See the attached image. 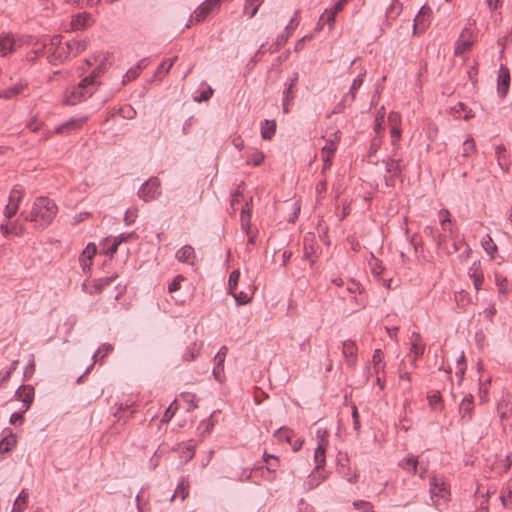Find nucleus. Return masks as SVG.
<instances>
[{"mask_svg": "<svg viewBox=\"0 0 512 512\" xmlns=\"http://www.w3.org/2000/svg\"><path fill=\"white\" fill-rule=\"evenodd\" d=\"M388 122L392 127H400V115L397 112H390L388 115Z\"/></svg>", "mask_w": 512, "mask_h": 512, "instance_id": "nucleus-53", "label": "nucleus"}, {"mask_svg": "<svg viewBox=\"0 0 512 512\" xmlns=\"http://www.w3.org/2000/svg\"><path fill=\"white\" fill-rule=\"evenodd\" d=\"M328 437L329 432L326 428L319 427L316 430V438L318 440V444H324V446L328 447Z\"/></svg>", "mask_w": 512, "mask_h": 512, "instance_id": "nucleus-37", "label": "nucleus"}, {"mask_svg": "<svg viewBox=\"0 0 512 512\" xmlns=\"http://www.w3.org/2000/svg\"><path fill=\"white\" fill-rule=\"evenodd\" d=\"M261 5V0H246L244 12L249 15L250 18L254 17Z\"/></svg>", "mask_w": 512, "mask_h": 512, "instance_id": "nucleus-33", "label": "nucleus"}, {"mask_svg": "<svg viewBox=\"0 0 512 512\" xmlns=\"http://www.w3.org/2000/svg\"><path fill=\"white\" fill-rule=\"evenodd\" d=\"M175 257L179 262L194 265L196 253L191 245H184L176 252Z\"/></svg>", "mask_w": 512, "mask_h": 512, "instance_id": "nucleus-12", "label": "nucleus"}, {"mask_svg": "<svg viewBox=\"0 0 512 512\" xmlns=\"http://www.w3.org/2000/svg\"><path fill=\"white\" fill-rule=\"evenodd\" d=\"M474 410V401L473 396L468 394L464 397L462 402L459 405V413L461 418L465 421H470L472 419Z\"/></svg>", "mask_w": 512, "mask_h": 512, "instance_id": "nucleus-13", "label": "nucleus"}, {"mask_svg": "<svg viewBox=\"0 0 512 512\" xmlns=\"http://www.w3.org/2000/svg\"><path fill=\"white\" fill-rule=\"evenodd\" d=\"M47 53V60L52 65H59L66 61L71 55V46L67 42L62 43V37L56 35L52 37L49 43L43 45Z\"/></svg>", "mask_w": 512, "mask_h": 512, "instance_id": "nucleus-2", "label": "nucleus"}, {"mask_svg": "<svg viewBox=\"0 0 512 512\" xmlns=\"http://www.w3.org/2000/svg\"><path fill=\"white\" fill-rule=\"evenodd\" d=\"M383 121H384V114L379 113V115L376 117L375 127H374L376 136H382V133L384 131Z\"/></svg>", "mask_w": 512, "mask_h": 512, "instance_id": "nucleus-47", "label": "nucleus"}, {"mask_svg": "<svg viewBox=\"0 0 512 512\" xmlns=\"http://www.w3.org/2000/svg\"><path fill=\"white\" fill-rule=\"evenodd\" d=\"M264 160V155L262 152L253 153L248 159L247 163L252 164L253 166H259Z\"/></svg>", "mask_w": 512, "mask_h": 512, "instance_id": "nucleus-44", "label": "nucleus"}, {"mask_svg": "<svg viewBox=\"0 0 512 512\" xmlns=\"http://www.w3.org/2000/svg\"><path fill=\"white\" fill-rule=\"evenodd\" d=\"M510 87V71L509 68L501 64L497 79V92L501 98L506 97Z\"/></svg>", "mask_w": 512, "mask_h": 512, "instance_id": "nucleus-9", "label": "nucleus"}, {"mask_svg": "<svg viewBox=\"0 0 512 512\" xmlns=\"http://www.w3.org/2000/svg\"><path fill=\"white\" fill-rule=\"evenodd\" d=\"M28 492L23 489L16 498L11 512H23L28 503Z\"/></svg>", "mask_w": 512, "mask_h": 512, "instance_id": "nucleus-27", "label": "nucleus"}, {"mask_svg": "<svg viewBox=\"0 0 512 512\" xmlns=\"http://www.w3.org/2000/svg\"><path fill=\"white\" fill-rule=\"evenodd\" d=\"M402 468L404 469H409V471L412 473V474H416L417 473V467H418V460L416 457L414 456H410V457H407V458H404L400 464H399Z\"/></svg>", "mask_w": 512, "mask_h": 512, "instance_id": "nucleus-31", "label": "nucleus"}, {"mask_svg": "<svg viewBox=\"0 0 512 512\" xmlns=\"http://www.w3.org/2000/svg\"><path fill=\"white\" fill-rule=\"evenodd\" d=\"M278 467V462H267V471L271 475L270 479H275L276 477V468Z\"/></svg>", "mask_w": 512, "mask_h": 512, "instance_id": "nucleus-62", "label": "nucleus"}, {"mask_svg": "<svg viewBox=\"0 0 512 512\" xmlns=\"http://www.w3.org/2000/svg\"><path fill=\"white\" fill-rule=\"evenodd\" d=\"M251 222V213L250 209H242L241 211V225H248Z\"/></svg>", "mask_w": 512, "mask_h": 512, "instance_id": "nucleus-58", "label": "nucleus"}, {"mask_svg": "<svg viewBox=\"0 0 512 512\" xmlns=\"http://www.w3.org/2000/svg\"><path fill=\"white\" fill-rule=\"evenodd\" d=\"M85 120H86L85 118L70 119L69 121L59 125L55 129V133L63 134L65 132H67V131L79 129V128H81L83 126Z\"/></svg>", "mask_w": 512, "mask_h": 512, "instance_id": "nucleus-21", "label": "nucleus"}, {"mask_svg": "<svg viewBox=\"0 0 512 512\" xmlns=\"http://www.w3.org/2000/svg\"><path fill=\"white\" fill-rule=\"evenodd\" d=\"M482 247L484 248V250L491 256L493 257V254L497 251V246L496 244L494 243L492 237L490 235H486L485 238H483L482 242Z\"/></svg>", "mask_w": 512, "mask_h": 512, "instance_id": "nucleus-35", "label": "nucleus"}, {"mask_svg": "<svg viewBox=\"0 0 512 512\" xmlns=\"http://www.w3.org/2000/svg\"><path fill=\"white\" fill-rule=\"evenodd\" d=\"M212 94H213V90L209 87L207 90L202 91L200 93V95L195 98V101H197V102L207 101L210 99Z\"/></svg>", "mask_w": 512, "mask_h": 512, "instance_id": "nucleus-57", "label": "nucleus"}, {"mask_svg": "<svg viewBox=\"0 0 512 512\" xmlns=\"http://www.w3.org/2000/svg\"><path fill=\"white\" fill-rule=\"evenodd\" d=\"M396 156V152L393 151V156L384 160L386 172L391 175V177L399 176L402 173V167L400 165L401 160L394 158Z\"/></svg>", "mask_w": 512, "mask_h": 512, "instance_id": "nucleus-18", "label": "nucleus"}, {"mask_svg": "<svg viewBox=\"0 0 512 512\" xmlns=\"http://www.w3.org/2000/svg\"><path fill=\"white\" fill-rule=\"evenodd\" d=\"M363 77L364 74H359L354 80L350 87V90L348 93L344 95V102H348V105H351L355 99H356V91L362 86L363 84Z\"/></svg>", "mask_w": 512, "mask_h": 512, "instance_id": "nucleus-20", "label": "nucleus"}, {"mask_svg": "<svg viewBox=\"0 0 512 512\" xmlns=\"http://www.w3.org/2000/svg\"><path fill=\"white\" fill-rule=\"evenodd\" d=\"M221 0H206L203 2L195 11H194V20L196 23L203 22L206 17L213 12L215 9H218L220 6Z\"/></svg>", "mask_w": 512, "mask_h": 512, "instance_id": "nucleus-6", "label": "nucleus"}, {"mask_svg": "<svg viewBox=\"0 0 512 512\" xmlns=\"http://www.w3.org/2000/svg\"><path fill=\"white\" fill-rule=\"evenodd\" d=\"M469 277L473 280L474 287L479 291L484 282V274L481 269L480 262H474L468 271Z\"/></svg>", "mask_w": 512, "mask_h": 512, "instance_id": "nucleus-15", "label": "nucleus"}, {"mask_svg": "<svg viewBox=\"0 0 512 512\" xmlns=\"http://www.w3.org/2000/svg\"><path fill=\"white\" fill-rule=\"evenodd\" d=\"M14 40L9 36L0 38V56L5 57L8 53L13 50Z\"/></svg>", "mask_w": 512, "mask_h": 512, "instance_id": "nucleus-29", "label": "nucleus"}, {"mask_svg": "<svg viewBox=\"0 0 512 512\" xmlns=\"http://www.w3.org/2000/svg\"><path fill=\"white\" fill-rule=\"evenodd\" d=\"M352 418H353V427L355 430L358 431L360 429V416H359L358 409L356 406H353V408H352Z\"/></svg>", "mask_w": 512, "mask_h": 512, "instance_id": "nucleus-56", "label": "nucleus"}, {"mask_svg": "<svg viewBox=\"0 0 512 512\" xmlns=\"http://www.w3.org/2000/svg\"><path fill=\"white\" fill-rule=\"evenodd\" d=\"M189 495V481L182 478L177 484L176 490L172 496V499L179 497L182 501Z\"/></svg>", "mask_w": 512, "mask_h": 512, "instance_id": "nucleus-26", "label": "nucleus"}, {"mask_svg": "<svg viewBox=\"0 0 512 512\" xmlns=\"http://www.w3.org/2000/svg\"><path fill=\"white\" fill-rule=\"evenodd\" d=\"M400 137H401V129H400V127H396V126L392 127L391 128V142H392V145L394 146L393 151H396L397 143L400 140Z\"/></svg>", "mask_w": 512, "mask_h": 512, "instance_id": "nucleus-46", "label": "nucleus"}, {"mask_svg": "<svg viewBox=\"0 0 512 512\" xmlns=\"http://www.w3.org/2000/svg\"><path fill=\"white\" fill-rule=\"evenodd\" d=\"M116 278H117V275L100 278L96 284V290L101 292L105 287L110 285Z\"/></svg>", "mask_w": 512, "mask_h": 512, "instance_id": "nucleus-39", "label": "nucleus"}, {"mask_svg": "<svg viewBox=\"0 0 512 512\" xmlns=\"http://www.w3.org/2000/svg\"><path fill=\"white\" fill-rule=\"evenodd\" d=\"M440 215L443 216V218L441 219V226H442L443 230L446 231L447 230V228H446L447 223L451 222V220H450V213H449L448 210L442 209V210H440Z\"/></svg>", "mask_w": 512, "mask_h": 512, "instance_id": "nucleus-55", "label": "nucleus"}, {"mask_svg": "<svg viewBox=\"0 0 512 512\" xmlns=\"http://www.w3.org/2000/svg\"><path fill=\"white\" fill-rule=\"evenodd\" d=\"M354 506L357 509H361L362 512H374L373 509H372V506L370 505L369 502L357 501V502H354Z\"/></svg>", "mask_w": 512, "mask_h": 512, "instance_id": "nucleus-54", "label": "nucleus"}, {"mask_svg": "<svg viewBox=\"0 0 512 512\" xmlns=\"http://www.w3.org/2000/svg\"><path fill=\"white\" fill-rule=\"evenodd\" d=\"M275 436L279 440H284L288 443H291L294 432L290 428L283 426L276 431Z\"/></svg>", "mask_w": 512, "mask_h": 512, "instance_id": "nucleus-34", "label": "nucleus"}, {"mask_svg": "<svg viewBox=\"0 0 512 512\" xmlns=\"http://www.w3.org/2000/svg\"><path fill=\"white\" fill-rule=\"evenodd\" d=\"M97 251L96 245L93 243H89L86 248L83 250L80 261L83 270L86 269V267H90L91 260L95 256Z\"/></svg>", "mask_w": 512, "mask_h": 512, "instance_id": "nucleus-22", "label": "nucleus"}, {"mask_svg": "<svg viewBox=\"0 0 512 512\" xmlns=\"http://www.w3.org/2000/svg\"><path fill=\"white\" fill-rule=\"evenodd\" d=\"M473 32L469 27H465L457 40L456 47L454 50L455 55H461L466 51L470 50L473 45Z\"/></svg>", "mask_w": 512, "mask_h": 512, "instance_id": "nucleus-8", "label": "nucleus"}, {"mask_svg": "<svg viewBox=\"0 0 512 512\" xmlns=\"http://www.w3.org/2000/svg\"><path fill=\"white\" fill-rule=\"evenodd\" d=\"M67 44L71 46V54L73 53L76 56L86 50L88 42L87 40H72L67 41Z\"/></svg>", "mask_w": 512, "mask_h": 512, "instance_id": "nucleus-32", "label": "nucleus"}, {"mask_svg": "<svg viewBox=\"0 0 512 512\" xmlns=\"http://www.w3.org/2000/svg\"><path fill=\"white\" fill-rule=\"evenodd\" d=\"M429 404L432 407H435L437 404L441 403L442 398L438 391L434 392L433 394L428 396Z\"/></svg>", "mask_w": 512, "mask_h": 512, "instance_id": "nucleus-59", "label": "nucleus"}, {"mask_svg": "<svg viewBox=\"0 0 512 512\" xmlns=\"http://www.w3.org/2000/svg\"><path fill=\"white\" fill-rule=\"evenodd\" d=\"M185 280L183 275H177L168 286L169 293H173L180 289L181 282Z\"/></svg>", "mask_w": 512, "mask_h": 512, "instance_id": "nucleus-43", "label": "nucleus"}, {"mask_svg": "<svg viewBox=\"0 0 512 512\" xmlns=\"http://www.w3.org/2000/svg\"><path fill=\"white\" fill-rule=\"evenodd\" d=\"M18 208H19L18 204L8 202V204L5 207V215H6V217L7 218H12L17 213Z\"/></svg>", "mask_w": 512, "mask_h": 512, "instance_id": "nucleus-50", "label": "nucleus"}, {"mask_svg": "<svg viewBox=\"0 0 512 512\" xmlns=\"http://www.w3.org/2000/svg\"><path fill=\"white\" fill-rule=\"evenodd\" d=\"M431 499L435 505H438L439 499H446L450 494L449 486L440 478L433 476L430 479Z\"/></svg>", "mask_w": 512, "mask_h": 512, "instance_id": "nucleus-5", "label": "nucleus"}, {"mask_svg": "<svg viewBox=\"0 0 512 512\" xmlns=\"http://www.w3.org/2000/svg\"><path fill=\"white\" fill-rule=\"evenodd\" d=\"M276 132L275 120H264L261 123V136L265 140H270Z\"/></svg>", "mask_w": 512, "mask_h": 512, "instance_id": "nucleus-23", "label": "nucleus"}, {"mask_svg": "<svg viewBox=\"0 0 512 512\" xmlns=\"http://www.w3.org/2000/svg\"><path fill=\"white\" fill-rule=\"evenodd\" d=\"M298 79V72H294L291 79L289 80V83L285 84V89L283 91V101L293 103L296 97L295 87L297 85Z\"/></svg>", "mask_w": 512, "mask_h": 512, "instance_id": "nucleus-16", "label": "nucleus"}, {"mask_svg": "<svg viewBox=\"0 0 512 512\" xmlns=\"http://www.w3.org/2000/svg\"><path fill=\"white\" fill-rule=\"evenodd\" d=\"M475 150V142L473 138H468L463 143V153L464 157L469 156Z\"/></svg>", "mask_w": 512, "mask_h": 512, "instance_id": "nucleus-42", "label": "nucleus"}, {"mask_svg": "<svg viewBox=\"0 0 512 512\" xmlns=\"http://www.w3.org/2000/svg\"><path fill=\"white\" fill-rule=\"evenodd\" d=\"M114 350L113 345L109 343H103L97 349V351L93 354L92 358L94 363H102L104 358L108 356Z\"/></svg>", "mask_w": 512, "mask_h": 512, "instance_id": "nucleus-24", "label": "nucleus"}, {"mask_svg": "<svg viewBox=\"0 0 512 512\" xmlns=\"http://www.w3.org/2000/svg\"><path fill=\"white\" fill-rule=\"evenodd\" d=\"M181 398L183 399V401L191 404L193 408H197V404L194 403L195 394L190 392H184L181 394Z\"/></svg>", "mask_w": 512, "mask_h": 512, "instance_id": "nucleus-61", "label": "nucleus"}, {"mask_svg": "<svg viewBox=\"0 0 512 512\" xmlns=\"http://www.w3.org/2000/svg\"><path fill=\"white\" fill-rule=\"evenodd\" d=\"M381 143H382V136H375L371 143H370V147H369V156H372L373 154H375L378 149L380 148L381 146Z\"/></svg>", "mask_w": 512, "mask_h": 512, "instance_id": "nucleus-45", "label": "nucleus"}, {"mask_svg": "<svg viewBox=\"0 0 512 512\" xmlns=\"http://www.w3.org/2000/svg\"><path fill=\"white\" fill-rule=\"evenodd\" d=\"M336 143L335 142H330V143H327L323 149H322V152L323 154L325 155H329V156H333L335 151H336Z\"/></svg>", "mask_w": 512, "mask_h": 512, "instance_id": "nucleus-60", "label": "nucleus"}, {"mask_svg": "<svg viewBox=\"0 0 512 512\" xmlns=\"http://www.w3.org/2000/svg\"><path fill=\"white\" fill-rule=\"evenodd\" d=\"M34 395L35 390L31 385H21L15 393L16 399L23 402L24 411H27L30 408L34 400Z\"/></svg>", "mask_w": 512, "mask_h": 512, "instance_id": "nucleus-10", "label": "nucleus"}, {"mask_svg": "<svg viewBox=\"0 0 512 512\" xmlns=\"http://www.w3.org/2000/svg\"><path fill=\"white\" fill-rule=\"evenodd\" d=\"M327 447L324 444H317L314 453V462L316 470H320L325 466V454Z\"/></svg>", "mask_w": 512, "mask_h": 512, "instance_id": "nucleus-25", "label": "nucleus"}, {"mask_svg": "<svg viewBox=\"0 0 512 512\" xmlns=\"http://www.w3.org/2000/svg\"><path fill=\"white\" fill-rule=\"evenodd\" d=\"M343 355L346 359V364L353 367L356 364L357 347L354 341L347 340L343 342Z\"/></svg>", "mask_w": 512, "mask_h": 512, "instance_id": "nucleus-14", "label": "nucleus"}, {"mask_svg": "<svg viewBox=\"0 0 512 512\" xmlns=\"http://www.w3.org/2000/svg\"><path fill=\"white\" fill-rule=\"evenodd\" d=\"M23 190L18 188H13L9 195V202L10 203H16L19 205L22 197H23Z\"/></svg>", "mask_w": 512, "mask_h": 512, "instance_id": "nucleus-41", "label": "nucleus"}, {"mask_svg": "<svg viewBox=\"0 0 512 512\" xmlns=\"http://www.w3.org/2000/svg\"><path fill=\"white\" fill-rule=\"evenodd\" d=\"M26 411H24V409L21 411V412H15L11 415L10 417V424L12 425H16L18 422H20V424H22L24 422V413Z\"/></svg>", "mask_w": 512, "mask_h": 512, "instance_id": "nucleus-51", "label": "nucleus"}, {"mask_svg": "<svg viewBox=\"0 0 512 512\" xmlns=\"http://www.w3.org/2000/svg\"><path fill=\"white\" fill-rule=\"evenodd\" d=\"M177 60V57H173L167 60L162 61V63L159 65L157 71L155 72V76L161 78V75L167 74L170 69L172 68L173 64Z\"/></svg>", "mask_w": 512, "mask_h": 512, "instance_id": "nucleus-30", "label": "nucleus"}, {"mask_svg": "<svg viewBox=\"0 0 512 512\" xmlns=\"http://www.w3.org/2000/svg\"><path fill=\"white\" fill-rule=\"evenodd\" d=\"M299 512H314L313 507L305 503L303 499L300 500L298 505Z\"/></svg>", "mask_w": 512, "mask_h": 512, "instance_id": "nucleus-64", "label": "nucleus"}, {"mask_svg": "<svg viewBox=\"0 0 512 512\" xmlns=\"http://www.w3.org/2000/svg\"><path fill=\"white\" fill-rule=\"evenodd\" d=\"M120 112L122 113L123 117L127 119H132L136 114L135 110L130 106L127 108H121Z\"/></svg>", "mask_w": 512, "mask_h": 512, "instance_id": "nucleus-63", "label": "nucleus"}, {"mask_svg": "<svg viewBox=\"0 0 512 512\" xmlns=\"http://www.w3.org/2000/svg\"><path fill=\"white\" fill-rule=\"evenodd\" d=\"M227 352H228V348L226 346H222L218 353L216 354L215 356V360L216 361H219V366H221V370L224 369V361H225V358H226V355H227Z\"/></svg>", "mask_w": 512, "mask_h": 512, "instance_id": "nucleus-48", "label": "nucleus"}, {"mask_svg": "<svg viewBox=\"0 0 512 512\" xmlns=\"http://www.w3.org/2000/svg\"><path fill=\"white\" fill-rule=\"evenodd\" d=\"M383 357H384V354L381 349H376L374 351L372 361H373L376 373H378L380 371V369L384 368V364H382Z\"/></svg>", "mask_w": 512, "mask_h": 512, "instance_id": "nucleus-36", "label": "nucleus"}, {"mask_svg": "<svg viewBox=\"0 0 512 512\" xmlns=\"http://www.w3.org/2000/svg\"><path fill=\"white\" fill-rule=\"evenodd\" d=\"M92 78H83L80 83L73 87L65 98V103L68 105H76L77 103L90 97L95 89L91 85Z\"/></svg>", "mask_w": 512, "mask_h": 512, "instance_id": "nucleus-3", "label": "nucleus"}, {"mask_svg": "<svg viewBox=\"0 0 512 512\" xmlns=\"http://www.w3.org/2000/svg\"><path fill=\"white\" fill-rule=\"evenodd\" d=\"M57 212L58 207L54 200L48 197H38L32 205L31 212L25 219L33 222L35 228L43 230L52 223Z\"/></svg>", "mask_w": 512, "mask_h": 512, "instance_id": "nucleus-1", "label": "nucleus"}, {"mask_svg": "<svg viewBox=\"0 0 512 512\" xmlns=\"http://www.w3.org/2000/svg\"><path fill=\"white\" fill-rule=\"evenodd\" d=\"M431 9L422 7L414 19L413 33L418 34L424 32L430 25Z\"/></svg>", "mask_w": 512, "mask_h": 512, "instance_id": "nucleus-7", "label": "nucleus"}, {"mask_svg": "<svg viewBox=\"0 0 512 512\" xmlns=\"http://www.w3.org/2000/svg\"><path fill=\"white\" fill-rule=\"evenodd\" d=\"M106 60H107V56H103V59L100 61L99 65L92 71V73L87 76L86 78H92L91 79V85L92 87H94V89H96V79L105 72V70L107 69V65H106Z\"/></svg>", "mask_w": 512, "mask_h": 512, "instance_id": "nucleus-28", "label": "nucleus"}, {"mask_svg": "<svg viewBox=\"0 0 512 512\" xmlns=\"http://www.w3.org/2000/svg\"><path fill=\"white\" fill-rule=\"evenodd\" d=\"M92 22V17L89 13H79L75 16H73L71 20V28L73 30H81L85 29L90 25Z\"/></svg>", "mask_w": 512, "mask_h": 512, "instance_id": "nucleus-17", "label": "nucleus"}, {"mask_svg": "<svg viewBox=\"0 0 512 512\" xmlns=\"http://www.w3.org/2000/svg\"><path fill=\"white\" fill-rule=\"evenodd\" d=\"M232 294H233L238 305H244V304H247L248 302H250L251 298L244 292H240L237 294L233 291Z\"/></svg>", "mask_w": 512, "mask_h": 512, "instance_id": "nucleus-49", "label": "nucleus"}, {"mask_svg": "<svg viewBox=\"0 0 512 512\" xmlns=\"http://www.w3.org/2000/svg\"><path fill=\"white\" fill-rule=\"evenodd\" d=\"M160 195V180L157 177L148 179L138 190V196L145 202L152 201Z\"/></svg>", "mask_w": 512, "mask_h": 512, "instance_id": "nucleus-4", "label": "nucleus"}, {"mask_svg": "<svg viewBox=\"0 0 512 512\" xmlns=\"http://www.w3.org/2000/svg\"><path fill=\"white\" fill-rule=\"evenodd\" d=\"M139 71L134 67V68H131L127 71V73L125 74L124 76V79H123V84L127 83V82H130L134 79H136L139 75Z\"/></svg>", "mask_w": 512, "mask_h": 512, "instance_id": "nucleus-52", "label": "nucleus"}, {"mask_svg": "<svg viewBox=\"0 0 512 512\" xmlns=\"http://www.w3.org/2000/svg\"><path fill=\"white\" fill-rule=\"evenodd\" d=\"M336 13L332 9H326L320 17V22L333 24Z\"/></svg>", "mask_w": 512, "mask_h": 512, "instance_id": "nucleus-40", "label": "nucleus"}, {"mask_svg": "<svg viewBox=\"0 0 512 512\" xmlns=\"http://www.w3.org/2000/svg\"><path fill=\"white\" fill-rule=\"evenodd\" d=\"M411 340V352L414 354L413 362H415L417 358L421 357L424 354L425 345L422 343V338L420 334L417 332L412 333Z\"/></svg>", "mask_w": 512, "mask_h": 512, "instance_id": "nucleus-19", "label": "nucleus"}, {"mask_svg": "<svg viewBox=\"0 0 512 512\" xmlns=\"http://www.w3.org/2000/svg\"><path fill=\"white\" fill-rule=\"evenodd\" d=\"M17 444V436L9 428L2 431V439L0 440V454L12 451Z\"/></svg>", "mask_w": 512, "mask_h": 512, "instance_id": "nucleus-11", "label": "nucleus"}, {"mask_svg": "<svg viewBox=\"0 0 512 512\" xmlns=\"http://www.w3.org/2000/svg\"><path fill=\"white\" fill-rule=\"evenodd\" d=\"M239 277H240V272L238 270H234L231 272V274L229 276V280H228V286H229L230 293H233V291L236 289V287L238 285Z\"/></svg>", "mask_w": 512, "mask_h": 512, "instance_id": "nucleus-38", "label": "nucleus"}]
</instances>
